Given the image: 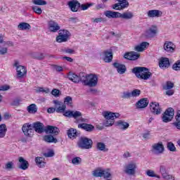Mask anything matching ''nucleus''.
<instances>
[{
    "instance_id": "1",
    "label": "nucleus",
    "mask_w": 180,
    "mask_h": 180,
    "mask_svg": "<svg viewBox=\"0 0 180 180\" xmlns=\"http://www.w3.org/2000/svg\"><path fill=\"white\" fill-rule=\"evenodd\" d=\"M22 130L26 137H32L34 131L39 134L44 133V124L40 122L32 124L25 123L22 125Z\"/></svg>"
},
{
    "instance_id": "2",
    "label": "nucleus",
    "mask_w": 180,
    "mask_h": 180,
    "mask_svg": "<svg viewBox=\"0 0 180 180\" xmlns=\"http://www.w3.org/2000/svg\"><path fill=\"white\" fill-rule=\"evenodd\" d=\"M132 72L135 74L136 78L144 81H147L153 77V73L150 72V70L144 67H135L132 69Z\"/></svg>"
},
{
    "instance_id": "3",
    "label": "nucleus",
    "mask_w": 180,
    "mask_h": 180,
    "mask_svg": "<svg viewBox=\"0 0 180 180\" xmlns=\"http://www.w3.org/2000/svg\"><path fill=\"white\" fill-rule=\"evenodd\" d=\"M103 116L105 119V120L103 122V126L110 127V126H113V124H115V119H118V117H120V114H119V112L105 111L103 112Z\"/></svg>"
},
{
    "instance_id": "4",
    "label": "nucleus",
    "mask_w": 180,
    "mask_h": 180,
    "mask_svg": "<svg viewBox=\"0 0 180 180\" xmlns=\"http://www.w3.org/2000/svg\"><path fill=\"white\" fill-rule=\"evenodd\" d=\"M92 144H94L92 139L85 136H82L77 142L79 148H82V150H89L92 148Z\"/></svg>"
},
{
    "instance_id": "5",
    "label": "nucleus",
    "mask_w": 180,
    "mask_h": 180,
    "mask_svg": "<svg viewBox=\"0 0 180 180\" xmlns=\"http://www.w3.org/2000/svg\"><path fill=\"white\" fill-rule=\"evenodd\" d=\"M124 172L127 174V175H129L131 176H134L136 175V172L137 171V163L134 162H131L126 165L124 167Z\"/></svg>"
},
{
    "instance_id": "6",
    "label": "nucleus",
    "mask_w": 180,
    "mask_h": 180,
    "mask_svg": "<svg viewBox=\"0 0 180 180\" xmlns=\"http://www.w3.org/2000/svg\"><path fill=\"white\" fill-rule=\"evenodd\" d=\"M13 67L15 68L17 72V77L18 78H23L26 74H27V70L26 68L23 65H21L18 60H15L13 65Z\"/></svg>"
},
{
    "instance_id": "7",
    "label": "nucleus",
    "mask_w": 180,
    "mask_h": 180,
    "mask_svg": "<svg viewBox=\"0 0 180 180\" xmlns=\"http://www.w3.org/2000/svg\"><path fill=\"white\" fill-rule=\"evenodd\" d=\"M175 115V110L172 108H169L165 113L163 114L162 117V122L164 123H168L169 122H171L172 119H174V115Z\"/></svg>"
},
{
    "instance_id": "8",
    "label": "nucleus",
    "mask_w": 180,
    "mask_h": 180,
    "mask_svg": "<svg viewBox=\"0 0 180 180\" xmlns=\"http://www.w3.org/2000/svg\"><path fill=\"white\" fill-rule=\"evenodd\" d=\"M118 3L112 4V8L115 11H123L126 8H129V1L127 0H117Z\"/></svg>"
},
{
    "instance_id": "9",
    "label": "nucleus",
    "mask_w": 180,
    "mask_h": 180,
    "mask_svg": "<svg viewBox=\"0 0 180 180\" xmlns=\"http://www.w3.org/2000/svg\"><path fill=\"white\" fill-rule=\"evenodd\" d=\"M70 32L65 30H61L59 31V35L56 37V41L58 43H64L68 41L70 37Z\"/></svg>"
},
{
    "instance_id": "10",
    "label": "nucleus",
    "mask_w": 180,
    "mask_h": 180,
    "mask_svg": "<svg viewBox=\"0 0 180 180\" xmlns=\"http://www.w3.org/2000/svg\"><path fill=\"white\" fill-rule=\"evenodd\" d=\"M164 150L165 148L162 142L154 143L152 146V152L153 153V154H155V155H160V154H162V153H164Z\"/></svg>"
},
{
    "instance_id": "11",
    "label": "nucleus",
    "mask_w": 180,
    "mask_h": 180,
    "mask_svg": "<svg viewBox=\"0 0 180 180\" xmlns=\"http://www.w3.org/2000/svg\"><path fill=\"white\" fill-rule=\"evenodd\" d=\"M98 85V76L94 74L88 75V80L86 86L94 87Z\"/></svg>"
},
{
    "instance_id": "12",
    "label": "nucleus",
    "mask_w": 180,
    "mask_h": 180,
    "mask_svg": "<svg viewBox=\"0 0 180 180\" xmlns=\"http://www.w3.org/2000/svg\"><path fill=\"white\" fill-rule=\"evenodd\" d=\"M72 117L75 119L76 123H86L88 119L82 117V113L79 111H73Z\"/></svg>"
},
{
    "instance_id": "13",
    "label": "nucleus",
    "mask_w": 180,
    "mask_h": 180,
    "mask_svg": "<svg viewBox=\"0 0 180 180\" xmlns=\"http://www.w3.org/2000/svg\"><path fill=\"white\" fill-rule=\"evenodd\" d=\"M124 58L131 61H136V60L140 58V53H137L135 51L127 52L124 54Z\"/></svg>"
},
{
    "instance_id": "14",
    "label": "nucleus",
    "mask_w": 180,
    "mask_h": 180,
    "mask_svg": "<svg viewBox=\"0 0 180 180\" xmlns=\"http://www.w3.org/2000/svg\"><path fill=\"white\" fill-rule=\"evenodd\" d=\"M45 133L46 134H53V136H58L60 134V129H58L57 127L51 126V125H48L45 129H44Z\"/></svg>"
},
{
    "instance_id": "15",
    "label": "nucleus",
    "mask_w": 180,
    "mask_h": 180,
    "mask_svg": "<svg viewBox=\"0 0 180 180\" xmlns=\"http://www.w3.org/2000/svg\"><path fill=\"white\" fill-rule=\"evenodd\" d=\"M150 112L153 115H161V108L160 103L157 102H152L150 103Z\"/></svg>"
},
{
    "instance_id": "16",
    "label": "nucleus",
    "mask_w": 180,
    "mask_h": 180,
    "mask_svg": "<svg viewBox=\"0 0 180 180\" xmlns=\"http://www.w3.org/2000/svg\"><path fill=\"white\" fill-rule=\"evenodd\" d=\"M68 5L72 12H77L81 6V3L77 0H71L68 1Z\"/></svg>"
},
{
    "instance_id": "17",
    "label": "nucleus",
    "mask_w": 180,
    "mask_h": 180,
    "mask_svg": "<svg viewBox=\"0 0 180 180\" xmlns=\"http://www.w3.org/2000/svg\"><path fill=\"white\" fill-rule=\"evenodd\" d=\"M53 103L55 105L57 113H63V112L65 111L67 106L65 104H64V103L55 100L53 101Z\"/></svg>"
},
{
    "instance_id": "18",
    "label": "nucleus",
    "mask_w": 180,
    "mask_h": 180,
    "mask_svg": "<svg viewBox=\"0 0 180 180\" xmlns=\"http://www.w3.org/2000/svg\"><path fill=\"white\" fill-rule=\"evenodd\" d=\"M101 56L103 57L105 63H111L112 60H113V53L112 51H105L101 54Z\"/></svg>"
},
{
    "instance_id": "19",
    "label": "nucleus",
    "mask_w": 180,
    "mask_h": 180,
    "mask_svg": "<svg viewBox=\"0 0 180 180\" xmlns=\"http://www.w3.org/2000/svg\"><path fill=\"white\" fill-rule=\"evenodd\" d=\"M112 65L114 68L117 70V72L118 74H120L121 75L124 74L126 71H127V68H126V65L119 63L117 62H115L112 63Z\"/></svg>"
},
{
    "instance_id": "20",
    "label": "nucleus",
    "mask_w": 180,
    "mask_h": 180,
    "mask_svg": "<svg viewBox=\"0 0 180 180\" xmlns=\"http://www.w3.org/2000/svg\"><path fill=\"white\" fill-rule=\"evenodd\" d=\"M169 59L168 58H161L159 60V67L162 70H167V68H169Z\"/></svg>"
},
{
    "instance_id": "21",
    "label": "nucleus",
    "mask_w": 180,
    "mask_h": 180,
    "mask_svg": "<svg viewBox=\"0 0 180 180\" xmlns=\"http://www.w3.org/2000/svg\"><path fill=\"white\" fill-rule=\"evenodd\" d=\"M148 18H161L162 11L160 10H150L147 12Z\"/></svg>"
},
{
    "instance_id": "22",
    "label": "nucleus",
    "mask_w": 180,
    "mask_h": 180,
    "mask_svg": "<svg viewBox=\"0 0 180 180\" xmlns=\"http://www.w3.org/2000/svg\"><path fill=\"white\" fill-rule=\"evenodd\" d=\"M147 106H148V99L147 98H141L136 103V109H144Z\"/></svg>"
},
{
    "instance_id": "23",
    "label": "nucleus",
    "mask_w": 180,
    "mask_h": 180,
    "mask_svg": "<svg viewBox=\"0 0 180 180\" xmlns=\"http://www.w3.org/2000/svg\"><path fill=\"white\" fill-rule=\"evenodd\" d=\"M79 129H82L83 130H85L86 131H94L95 127L92 124H86V123H82L78 124Z\"/></svg>"
},
{
    "instance_id": "24",
    "label": "nucleus",
    "mask_w": 180,
    "mask_h": 180,
    "mask_svg": "<svg viewBox=\"0 0 180 180\" xmlns=\"http://www.w3.org/2000/svg\"><path fill=\"white\" fill-rule=\"evenodd\" d=\"M105 16L108 19H117L119 18L120 13L112 11H106L104 12Z\"/></svg>"
},
{
    "instance_id": "25",
    "label": "nucleus",
    "mask_w": 180,
    "mask_h": 180,
    "mask_svg": "<svg viewBox=\"0 0 180 180\" xmlns=\"http://www.w3.org/2000/svg\"><path fill=\"white\" fill-rule=\"evenodd\" d=\"M158 32V29L157 28V25H152L148 30L146 31L147 37H154L155 34Z\"/></svg>"
},
{
    "instance_id": "26",
    "label": "nucleus",
    "mask_w": 180,
    "mask_h": 180,
    "mask_svg": "<svg viewBox=\"0 0 180 180\" xmlns=\"http://www.w3.org/2000/svg\"><path fill=\"white\" fill-rule=\"evenodd\" d=\"M49 29L51 32L56 33V32H58V30H60V25H58V23L51 20L49 22Z\"/></svg>"
},
{
    "instance_id": "27",
    "label": "nucleus",
    "mask_w": 180,
    "mask_h": 180,
    "mask_svg": "<svg viewBox=\"0 0 180 180\" xmlns=\"http://www.w3.org/2000/svg\"><path fill=\"white\" fill-rule=\"evenodd\" d=\"M18 161L19 162H20V165L19 166V168L20 169H23L25 171L29 168V162L25 160V158H23L22 157H20L18 158Z\"/></svg>"
},
{
    "instance_id": "28",
    "label": "nucleus",
    "mask_w": 180,
    "mask_h": 180,
    "mask_svg": "<svg viewBox=\"0 0 180 180\" xmlns=\"http://www.w3.org/2000/svg\"><path fill=\"white\" fill-rule=\"evenodd\" d=\"M149 45L150 44H148V42H142L140 44L135 46L134 48V50L135 51L141 53L144 51V50L146 49V47H147V46H149Z\"/></svg>"
},
{
    "instance_id": "29",
    "label": "nucleus",
    "mask_w": 180,
    "mask_h": 180,
    "mask_svg": "<svg viewBox=\"0 0 180 180\" xmlns=\"http://www.w3.org/2000/svg\"><path fill=\"white\" fill-rule=\"evenodd\" d=\"M68 78L75 84H78L79 82V76L71 72L68 73Z\"/></svg>"
},
{
    "instance_id": "30",
    "label": "nucleus",
    "mask_w": 180,
    "mask_h": 180,
    "mask_svg": "<svg viewBox=\"0 0 180 180\" xmlns=\"http://www.w3.org/2000/svg\"><path fill=\"white\" fill-rule=\"evenodd\" d=\"M174 43L171 41H166L164 44V49L165 51H167L169 53H172L174 50H175V48L174 47Z\"/></svg>"
},
{
    "instance_id": "31",
    "label": "nucleus",
    "mask_w": 180,
    "mask_h": 180,
    "mask_svg": "<svg viewBox=\"0 0 180 180\" xmlns=\"http://www.w3.org/2000/svg\"><path fill=\"white\" fill-rule=\"evenodd\" d=\"M119 18L129 20L130 19H133V18H134V15L131 11L124 12L122 14L120 13Z\"/></svg>"
},
{
    "instance_id": "32",
    "label": "nucleus",
    "mask_w": 180,
    "mask_h": 180,
    "mask_svg": "<svg viewBox=\"0 0 180 180\" xmlns=\"http://www.w3.org/2000/svg\"><path fill=\"white\" fill-rule=\"evenodd\" d=\"M79 133L77 131V129L74 128H70L68 130V136L69 139H77Z\"/></svg>"
},
{
    "instance_id": "33",
    "label": "nucleus",
    "mask_w": 180,
    "mask_h": 180,
    "mask_svg": "<svg viewBox=\"0 0 180 180\" xmlns=\"http://www.w3.org/2000/svg\"><path fill=\"white\" fill-rule=\"evenodd\" d=\"M117 125L118 126L119 129H120V130H127L130 126L128 122L122 120L117 122Z\"/></svg>"
},
{
    "instance_id": "34",
    "label": "nucleus",
    "mask_w": 180,
    "mask_h": 180,
    "mask_svg": "<svg viewBox=\"0 0 180 180\" xmlns=\"http://www.w3.org/2000/svg\"><path fill=\"white\" fill-rule=\"evenodd\" d=\"M35 162L39 168H44L46 162H44V158L37 157L35 158Z\"/></svg>"
},
{
    "instance_id": "35",
    "label": "nucleus",
    "mask_w": 180,
    "mask_h": 180,
    "mask_svg": "<svg viewBox=\"0 0 180 180\" xmlns=\"http://www.w3.org/2000/svg\"><path fill=\"white\" fill-rule=\"evenodd\" d=\"M44 141L46 143H58V140L54 138L53 135H45L44 136Z\"/></svg>"
},
{
    "instance_id": "36",
    "label": "nucleus",
    "mask_w": 180,
    "mask_h": 180,
    "mask_svg": "<svg viewBox=\"0 0 180 180\" xmlns=\"http://www.w3.org/2000/svg\"><path fill=\"white\" fill-rule=\"evenodd\" d=\"M96 148L98 150V151H103L104 153L109 151V149L106 148V145L102 142H98L96 143Z\"/></svg>"
},
{
    "instance_id": "37",
    "label": "nucleus",
    "mask_w": 180,
    "mask_h": 180,
    "mask_svg": "<svg viewBox=\"0 0 180 180\" xmlns=\"http://www.w3.org/2000/svg\"><path fill=\"white\" fill-rule=\"evenodd\" d=\"M31 27H32L27 22H20L18 25L19 30H30Z\"/></svg>"
},
{
    "instance_id": "38",
    "label": "nucleus",
    "mask_w": 180,
    "mask_h": 180,
    "mask_svg": "<svg viewBox=\"0 0 180 180\" xmlns=\"http://www.w3.org/2000/svg\"><path fill=\"white\" fill-rule=\"evenodd\" d=\"M79 82H82L86 86L88 82V75L85 73H80L79 75Z\"/></svg>"
},
{
    "instance_id": "39",
    "label": "nucleus",
    "mask_w": 180,
    "mask_h": 180,
    "mask_svg": "<svg viewBox=\"0 0 180 180\" xmlns=\"http://www.w3.org/2000/svg\"><path fill=\"white\" fill-rule=\"evenodd\" d=\"M103 172V169H102L101 167H98L92 172V175L96 178H102Z\"/></svg>"
},
{
    "instance_id": "40",
    "label": "nucleus",
    "mask_w": 180,
    "mask_h": 180,
    "mask_svg": "<svg viewBox=\"0 0 180 180\" xmlns=\"http://www.w3.org/2000/svg\"><path fill=\"white\" fill-rule=\"evenodd\" d=\"M159 172L161 174L162 176H165L168 173V169L165 165H160L159 167Z\"/></svg>"
},
{
    "instance_id": "41",
    "label": "nucleus",
    "mask_w": 180,
    "mask_h": 180,
    "mask_svg": "<svg viewBox=\"0 0 180 180\" xmlns=\"http://www.w3.org/2000/svg\"><path fill=\"white\" fill-rule=\"evenodd\" d=\"M6 125L2 124L0 125V139H3L5 137V134H6Z\"/></svg>"
},
{
    "instance_id": "42",
    "label": "nucleus",
    "mask_w": 180,
    "mask_h": 180,
    "mask_svg": "<svg viewBox=\"0 0 180 180\" xmlns=\"http://www.w3.org/2000/svg\"><path fill=\"white\" fill-rule=\"evenodd\" d=\"M29 113H36L37 112V106L36 104H31L27 107Z\"/></svg>"
},
{
    "instance_id": "43",
    "label": "nucleus",
    "mask_w": 180,
    "mask_h": 180,
    "mask_svg": "<svg viewBox=\"0 0 180 180\" xmlns=\"http://www.w3.org/2000/svg\"><path fill=\"white\" fill-rule=\"evenodd\" d=\"M64 105L68 106H72V97L68 96L64 98Z\"/></svg>"
},
{
    "instance_id": "44",
    "label": "nucleus",
    "mask_w": 180,
    "mask_h": 180,
    "mask_svg": "<svg viewBox=\"0 0 180 180\" xmlns=\"http://www.w3.org/2000/svg\"><path fill=\"white\" fill-rule=\"evenodd\" d=\"M167 147L169 151H172V153H175V151H176V148L175 147V145H174L172 142H168Z\"/></svg>"
},
{
    "instance_id": "45",
    "label": "nucleus",
    "mask_w": 180,
    "mask_h": 180,
    "mask_svg": "<svg viewBox=\"0 0 180 180\" xmlns=\"http://www.w3.org/2000/svg\"><path fill=\"white\" fill-rule=\"evenodd\" d=\"M146 175H148V176H150V178H160L159 175L155 174V172H154L153 170H147Z\"/></svg>"
},
{
    "instance_id": "46",
    "label": "nucleus",
    "mask_w": 180,
    "mask_h": 180,
    "mask_svg": "<svg viewBox=\"0 0 180 180\" xmlns=\"http://www.w3.org/2000/svg\"><path fill=\"white\" fill-rule=\"evenodd\" d=\"M91 6H94V3H86L84 4H80V8L82 11H86Z\"/></svg>"
},
{
    "instance_id": "47",
    "label": "nucleus",
    "mask_w": 180,
    "mask_h": 180,
    "mask_svg": "<svg viewBox=\"0 0 180 180\" xmlns=\"http://www.w3.org/2000/svg\"><path fill=\"white\" fill-rule=\"evenodd\" d=\"M32 4H34V5L43 6L44 5H47V1L44 0H32Z\"/></svg>"
},
{
    "instance_id": "48",
    "label": "nucleus",
    "mask_w": 180,
    "mask_h": 180,
    "mask_svg": "<svg viewBox=\"0 0 180 180\" xmlns=\"http://www.w3.org/2000/svg\"><path fill=\"white\" fill-rule=\"evenodd\" d=\"M174 84L172 83L171 81H168L166 82L165 85L163 86V89L165 90H168V89H172L174 88Z\"/></svg>"
},
{
    "instance_id": "49",
    "label": "nucleus",
    "mask_w": 180,
    "mask_h": 180,
    "mask_svg": "<svg viewBox=\"0 0 180 180\" xmlns=\"http://www.w3.org/2000/svg\"><path fill=\"white\" fill-rule=\"evenodd\" d=\"M141 94L140 89H134L131 92V98H137V96H140Z\"/></svg>"
},
{
    "instance_id": "50",
    "label": "nucleus",
    "mask_w": 180,
    "mask_h": 180,
    "mask_svg": "<svg viewBox=\"0 0 180 180\" xmlns=\"http://www.w3.org/2000/svg\"><path fill=\"white\" fill-rule=\"evenodd\" d=\"M112 174H110V172H109V169H103V174L102 177L105 179H107L108 178H110Z\"/></svg>"
},
{
    "instance_id": "51",
    "label": "nucleus",
    "mask_w": 180,
    "mask_h": 180,
    "mask_svg": "<svg viewBox=\"0 0 180 180\" xmlns=\"http://www.w3.org/2000/svg\"><path fill=\"white\" fill-rule=\"evenodd\" d=\"M121 98L122 99H130L131 98V93L130 91H124Z\"/></svg>"
},
{
    "instance_id": "52",
    "label": "nucleus",
    "mask_w": 180,
    "mask_h": 180,
    "mask_svg": "<svg viewBox=\"0 0 180 180\" xmlns=\"http://www.w3.org/2000/svg\"><path fill=\"white\" fill-rule=\"evenodd\" d=\"M32 11L37 15H41V13H43V10H41V8L37 6H32Z\"/></svg>"
},
{
    "instance_id": "53",
    "label": "nucleus",
    "mask_w": 180,
    "mask_h": 180,
    "mask_svg": "<svg viewBox=\"0 0 180 180\" xmlns=\"http://www.w3.org/2000/svg\"><path fill=\"white\" fill-rule=\"evenodd\" d=\"M82 161V160L81 159V158L76 157L72 159V164H73L74 165H79Z\"/></svg>"
},
{
    "instance_id": "54",
    "label": "nucleus",
    "mask_w": 180,
    "mask_h": 180,
    "mask_svg": "<svg viewBox=\"0 0 180 180\" xmlns=\"http://www.w3.org/2000/svg\"><path fill=\"white\" fill-rule=\"evenodd\" d=\"M172 70L174 71H180V60H177L173 64Z\"/></svg>"
},
{
    "instance_id": "55",
    "label": "nucleus",
    "mask_w": 180,
    "mask_h": 180,
    "mask_svg": "<svg viewBox=\"0 0 180 180\" xmlns=\"http://www.w3.org/2000/svg\"><path fill=\"white\" fill-rule=\"evenodd\" d=\"M46 57V55L42 53H35L34 56V58H36V60H44V58Z\"/></svg>"
},
{
    "instance_id": "56",
    "label": "nucleus",
    "mask_w": 180,
    "mask_h": 180,
    "mask_svg": "<svg viewBox=\"0 0 180 180\" xmlns=\"http://www.w3.org/2000/svg\"><path fill=\"white\" fill-rule=\"evenodd\" d=\"M162 178L165 180H175V177L174 176L169 174V173H166L164 176H162Z\"/></svg>"
},
{
    "instance_id": "57",
    "label": "nucleus",
    "mask_w": 180,
    "mask_h": 180,
    "mask_svg": "<svg viewBox=\"0 0 180 180\" xmlns=\"http://www.w3.org/2000/svg\"><path fill=\"white\" fill-rule=\"evenodd\" d=\"M91 21L94 22V23H101V22H106V19L103 18H92Z\"/></svg>"
},
{
    "instance_id": "58",
    "label": "nucleus",
    "mask_w": 180,
    "mask_h": 180,
    "mask_svg": "<svg viewBox=\"0 0 180 180\" xmlns=\"http://www.w3.org/2000/svg\"><path fill=\"white\" fill-rule=\"evenodd\" d=\"M5 169H8V171H11V169H13V162H8L5 165Z\"/></svg>"
},
{
    "instance_id": "59",
    "label": "nucleus",
    "mask_w": 180,
    "mask_h": 180,
    "mask_svg": "<svg viewBox=\"0 0 180 180\" xmlns=\"http://www.w3.org/2000/svg\"><path fill=\"white\" fill-rule=\"evenodd\" d=\"M44 157L49 158L50 157H54V150H49L48 153H44Z\"/></svg>"
},
{
    "instance_id": "60",
    "label": "nucleus",
    "mask_w": 180,
    "mask_h": 180,
    "mask_svg": "<svg viewBox=\"0 0 180 180\" xmlns=\"http://www.w3.org/2000/svg\"><path fill=\"white\" fill-rule=\"evenodd\" d=\"M150 131H147L146 132L143 134V139H144V140H148L150 139Z\"/></svg>"
},
{
    "instance_id": "61",
    "label": "nucleus",
    "mask_w": 180,
    "mask_h": 180,
    "mask_svg": "<svg viewBox=\"0 0 180 180\" xmlns=\"http://www.w3.org/2000/svg\"><path fill=\"white\" fill-rule=\"evenodd\" d=\"M174 94H175V91L172 89L166 90V95H167V96H172Z\"/></svg>"
},
{
    "instance_id": "62",
    "label": "nucleus",
    "mask_w": 180,
    "mask_h": 180,
    "mask_svg": "<svg viewBox=\"0 0 180 180\" xmlns=\"http://www.w3.org/2000/svg\"><path fill=\"white\" fill-rule=\"evenodd\" d=\"M51 94L53 96H58L60 95V90L54 89L52 90Z\"/></svg>"
},
{
    "instance_id": "63",
    "label": "nucleus",
    "mask_w": 180,
    "mask_h": 180,
    "mask_svg": "<svg viewBox=\"0 0 180 180\" xmlns=\"http://www.w3.org/2000/svg\"><path fill=\"white\" fill-rule=\"evenodd\" d=\"M72 112L73 111L68 110V111L65 112V113L63 115L66 117H72Z\"/></svg>"
},
{
    "instance_id": "64",
    "label": "nucleus",
    "mask_w": 180,
    "mask_h": 180,
    "mask_svg": "<svg viewBox=\"0 0 180 180\" xmlns=\"http://www.w3.org/2000/svg\"><path fill=\"white\" fill-rule=\"evenodd\" d=\"M173 125L178 129V130H180V121H176L173 123Z\"/></svg>"
}]
</instances>
